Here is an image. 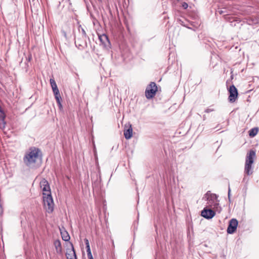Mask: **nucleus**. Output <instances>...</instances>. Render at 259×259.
Masks as SVG:
<instances>
[{
  "label": "nucleus",
  "mask_w": 259,
  "mask_h": 259,
  "mask_svg": "<svg viewBox=\"0 0 259 259\" xmlns=\"http://www.w3.org/2000/svg\"><path fill=\"white\" fill-rule=\"evenodd\" d=\"M257 132H258V128L257 127H254V128H251L249 131V135L251 137H253L255 135H256V134H257Z\"/></svg>",
  "instance_id": "f3484780"
},
{
  "label": "nucleus",
  "mask_w": 259,
  "mask_h": 259,
  "mask_svg": "<svg viewBox=\"0 0 259 259\" xmlns=\"http://www.w3.org/2000/svg\"><path fill=\"white\" fill-rule=\"evenodd\" d=\"M60 233L61 237L64 241H68L70 240V237L68 233L65 230H62L60 229Z\"/></svg>",
  "instance_id": "dca6fc26"
},
{
  "label": "nucleus",
  "mask_w": 259,
  "mask_h": 259,
  "mask_svg": "<svg viewBox=\"0 0 259 259\" xmlns=\"http://www.w3.org/2000/svg\"><path fill=\"white\" fill-rule=\"evenodd\" d=\"M5 113L0 107V127L1 128L5 127L6 122L5 121Z\"/></svg>",
  "instance_id": "2eb2a0df"
},
{
  "label": "nucleus",
  "mask_w": 259,
  "mask_h": 259,
  "mask_svg": "<svg viewBox=\"0 0 259 259\" xmlns=\"http://www.w3.org/2000/svg\"><path fill=\"white\" fill-rule=\"evenodd\" d=\"M54 245L57 253L58 254H62L63 249L60 240L59 239L55 240L54 241Z\"/></svg>",
  "instance_id": "ddd939ff"
},
{
  "label": "nucleus",
  "mask_w": 259,
  "mask_h": 259,
  "mask_svg": "<svg viewBox=\"0 0 259 259\" xmlns=\"http://www.w3.org/2000/svg\"><path fill=\"white\" fill-rule=\"evenodd\" d=\"M44 205L48 213H51L54 210V202L51 194L42 193Z\"/></svg>",
  "instance_id": "20e7f679"
},
{
  "label": "nucleus",
  "mask_w": 259,
  "mask_h": 259,
  "mask_svg": "<svg viewBox=\"0 0 259 259\" xmlns=\"http://www.w3.org/2000/svg\"><path fill=\"white\" fill-rule=\"evenodd\" d=\"M81 37L83 39H85L87 37V33L85 32V30L83 28H81Z\"/></svg>",
  "instance_id": "aec40b11"
},
{
  "label": "nucleus",
  "mask_w": 259,
  "mask_h": 259,
  "mask_svg": "<svg viewBox=\"0 0 259 259\" xmlns=\"http://www.w3.org/2000/svg\"><path fill=\"white\" fill-rule=\"evenodd\" d=\"M228 92L229 93L228 97L229 101L230 103L235 102L238 96V93L237 88L234 85L232 84L229 88Z\"/></svg>",
  "instance_id": "423d86ee"
},
{
  "label": "nucleus",
  "mask_w": 259,
  "mask_h": 259,
  "mask_svg": "<svg viewBox=\"0 0 259 259\" xmlns=\"http://www.w3.org/2000/svg\"><path fill=\"white\" fill-rule=\"evenodd\" d=\"M87 255L89 259H94L91 253V251L87 252Z\"/></svg>",
  "instance_id": "b1692460"
},
{
  "label": "nucleus",
  "mask_w": 259,
  "mask_h": 259,
  "mask_svg": "<svg viewBox=\"0 0 259 259\" xmlns=\"http://www.w3.org/2000/svg\"><path fill=\"white\" fill-rule=\"evenodd\" d=\"M71 248H67V252L66 253V256L67 259H77L76 253L71 242H70Z\"/></svg>",
  "instance_id": "9d476101"
},
{
  "label": "nucleus",
  "mask_w": 259,
  "mask_h": 259,
  "mask_svg": "<svg viewBox=\"0 0 259 259\" xmlns=\"http://www.w3.org/2000/svg\"><path fill=\"white\" fill-rule=\"evenodd\" d=\"M249 180V178H247L246 176H244V178L243 179V182H245V181L247 182Z\"/></svg>",
  "instance_id": "cd10ccee"
},
{
  "label": "nucleus",
  "mask_w": 259,
  "mask_h": 259,
  "mask_svg": "<svg viewBox=\"0 0 259 259\" xmlns=\"http://www.w3.org/2000/svg\"><path fill=\"white\" fill-rule=\"evenodd\" d=\"M182 6L184 9H186L188 8V5L187 3L184 2L183 3Z\"/></svg>",
  "instance_id": "393cba45"
},
{
  "label": "nucleus",
  "mask_w": 259,
  "mask_h": 259,
  "mask_svg": "<svg viewBox=\"0 0 259 259\" xmlns=\"http://www.w3.org/2000/svg\"><path fill=\"white\" fill-rule=\"evenodd\" d=\"M63 32L64 33V35L66 36V32H65L64 31Z\"/></svg>",
  "instance_id": "c756f323"
},
{
  "label": "nucleus",
  "mask_w": 259,
  "mask_h": 259,
  "mask_svg": "<svg viewBox=\"0 0 259 259\" xmlns=\"http://www.w3.org/2000/svg\"><path fill=\"white\" fill-rule=\"evenodd\" d=\"M178 21L179 22V23L181 25H182L190 29H193V28L191 26H195L194 24V22H190L189 20L185 19L184 18L178 19Z\"/></svg>",
  "instance_id": "f8f14e48"
},
{
  "label": "nucleus",
  "mask_w": 259,
  "mask_h": 259,
  "mask_svg": "<svg viewBox=\"0 0 259 259\" xmlns=\"http://www.w3.org/2000/svg\"><path fill=\"white\" fill-rule=\"evenodd\" d=\"M55 99L56 100L57 104H58L59 103H61V102L62 98H61V96H59V97H55Z\"/></svg>",
  "instance_id": "4be33fe9"
},
{
  "label": "nucleus",
  "mask_w": 259,
  "mask_h": 259,
  "mask_svg": "<svg viewBox=\"0 0 259 259\" xmlns=\"http://www.w3.org/2000/svg\"><path fill=\"white\" fill-rule=\"evenodd\" d=\"M50 82L53 91L58 89L54 79L51 78L50 80Z\"/></svg>",
  "instance_id": "a211bd4d"
},
{
  "label": "nucleus",
  "mask_w": 259,
  "mask_h": 259,
  "mask_svg": "<svg viewBox=\"0 0 259 259\" xmlns=\"http://www.w3.org/2000/svg\"><path fill=\"white\" fill-rule=\"evenodd\" d=\"M218 12L220 14H222L223 13H224V11H223V10H219L218 11Z\"/></svg>",
  "instance_id": "c85d7f7f"
},
{
  "label": "nucleus",
  "mask_w": 259,
  "mask_h": 259,
  "mask_svg": "<svg viewBox=\"0 0 259 259\" xmlns=\"http://www.w3.org/2000/svg\"><path fill=\"white\" fill-rule=\"evenodd\" d=\"M99 40L103 47L108 49L110 48V42L108 36L103 34L99 36Z\"/></svg>",
  "instance_id": "1a4fd4ad"
},
{
  "label": "nucleus",
  "mask_w": 259,
  "mask_h": 259,
  "mask_svg": "<svg viewBox=\"0 0 259 259\" xmlns=\"http://www.w3.org/2000/svg\"><path fill=\"white\" fill-rule=\"evenodd\" d=\"M202 199L207 201V206L213 209L217 208L219 205L218 196L215 194L211 193L210 191H207L204 194Z\"/></svg>",
  "instance_id": "7ed1b4c3"
},
{
  "label": "nucleus",
  "mask_w": 259,
  "mask_h": 259,
  "mask_svg": "<svg viewBox=\"0 0 259 259\" xmlns=\"http://www.w3.org/2000/svg\"><path fill=\"white\" fill-rule=\"evenodd\" d=\"M39 151V149L33 147L30 149L28 153H26L23 158V161L27 166H30L36 162Z\"/></svg>",
  "instance_id": "f257e3e1"
},
{
  "label": "nucleus",
  "mask_w": 259,
  "mask_h": 259,
  "mask_svg": "<svg viewBox=\"0 0 259 259\" xmlns=\"http://www.w3.org/2000/svg\"><path fill=\"white\" fill-rule=\"evenodd\" d=\"M231 190H230V188H229V190H228V199H229V201H230L231 200H230V196H231Z\"/></svg>",
  "instance_id": "bb28decb"
},
{
  "label": "nucleus",
  "mask_w": 259,
  "mask_h": 259,
  "mask_svg": "<svg viewBox=\"0 0 259 259\" xmlns=\"http://www.w3.org/2000/svg\"><path fill=\"white\" fill-rule=\"evenodd\" d=\"M255 156V152L252 150L249 151L247 153L244 167V174L247 176H250L253 173L252 164L254 162V158Z\"/></svg>",
  "instance_id": "f03ea898"
},
{
  "label": "nucleus",
  "mask_w": 259,
  "mask_h": 259,
  "mask_svg": "<svg viewBox=\"0 0 259 259\" xmlns=\"http://www.w3.org/2000/svg\"><path fill=\"white\" fill-rule=\"evenodd\" d=\"M157 91V87L154 82H151L145 91V96L148 99L154 97Z\"/></svg>",
  "instance_id": "39448f33"
},
{
  "label": "nucleus",
  "mask_w": 259,
  "mask_h": 259,
  "mask_svg": "<svg viewBox=\"0 0 259 259\" xmlns=\"http://www.w3.org/2000/svg\"><path fill=\"white\" fill-rule=\"evenodd\" d=\"M238 222L236 219H232L230 220L229 225L227 230L228 234H233L236 230Z\"/></svg>",
  "instance_id": "0eeeda50"
},
{
  "label": "nucleus",
  "mask_w": 259,
  "mask_h": 259,
  "mask_svg": "<svg viewBox=\"0 0 259 259\" xmlns=\"http://www.w3.org/2000/svg\"><path fill=\"white\" fill-rule=\"evenodd\" d=\"M213 111H214V109L213 108H208L206 109H205V112L209 113V112H212Z\"/></svg>",
  "instance_id": "5701e85b"
},
{
  "label": "nucleus",
  "mask_w": 259,
  "mask_h": 259,
  "mask_svg": "<svg viewBox=\"0 0 259 259\" xmlns=\"http://www.w3.org/2000/svg\"><path fill=\"white\" fill-rule=\"evenodd\" d=\"M215 214L214 211L211 209L204 208L201 212L202 217L207 220L212 219Z\"/></svg>",
  "instance_id": "6e6552de"
},
{
  "label": "nucleus",
  "mask_w": 259,
  "mask_h": 259,
  "mask_svg": "<svg viewBox=\"0 0 259 259\" xmlns=\"http://www.w3.org/2000/svg\"><path fill=\"white\" fill-rule=\"evenodd\" d=\"M124 136L126 139L128 140L132 138L133 136V128L131 125L124 131Z\"/></svg>",
  "instance_id": "4468645a"
},
{
  "label": "nucleus",
  "mask_w": 259,
  "mask_h": 259,
  "mask_svg": "<svg viewBox=\"0 0 259 259\" xmlns=\"http://www.w3.org/2000/svg\"><path fill=\"white\" fill-rule=\"evenodd\" d=\"M53 93L54 94L55 97L60 96V94L59 92V89H57L53 91Z\"/></svg>",
  "instance_id": "412c9836"
},
{
  "label": "nucleus",
  "mask_w": 259,
  "mask_h": 259,
  "mask_svg": "<svg viewBox=\"0 0 259 259\" xmlns=\"http://www.w3.org/2000/svg\"><path fill=\"white\" fill-rule=\"evenodd\" d=\"M40 187L42 189L43 192L47 194H51L50 185L48 182L45 179H43L40 181Z\"/></svg>",
  "instance_id": "9b49d317"
},
{
  "label": "nucleus",
  "mask_w": 259,
  "mask_h": 259,
  "mask_svg": "<svg viewBox=\"0 0 259 259\" xmlns=\"http://www.w3.org/2000/svg\"><path fill=\"white\" fill-rule=\"evenodd\" d=\"M84 240V242H85V245H86L87 252H89V251H91L89 241L87 238H85Z\"/></svg>",
  "instance_id": "6ab92c4d"
},
{
  "label": "nucleus",
  "mask_w": 259,
  "mask_h": 259,
  "mask_svg": "<svg viewBox=\"0 0 259 259\" xmlns=\"http://www.w3.org/2000/svg\"><path fill=\"white\" fill-rule=\"evenodd\" d=\"M58 105V107H59V108L60 110H62L63 109V106L61 104V103H59L58 104H57Z\"/></svg>",
  "instance_id": "a878e982"
}]
</instances>
